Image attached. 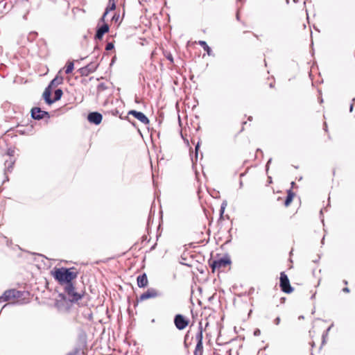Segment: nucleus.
Segmentation results:
<instances>
[{
    "label": "nucleus",
    "mask_w": 355,
    "mask_h": 355,
    "mask_svg": "<svg viewBox=\"0 0 355 355\" xmlns=\"http://www.w3.org/2000/svg\"><path fill=\"white\" fill-rule=\"evenodd\" d=\"M55 279L62 286H64L65 293L70 302H77L82 297V295L75 291L72 280L77 277V272H72L66 268H58L53 275Z\"/></svg>",
    "instance_id": "obj_1"
},
{
    "label": "nucleus",
    "mask_w": 355,
    "mask_h": 355,
    "mask_svg": "<svg viewBox=\"0 0 355 355\" xmlns=\"http://www.w3.org/2000/svg\"><path fill=\"white\" fill-rule=\"evenodd\" d=\"M231 263V260L227 256L209 261V265L211 268L212 272L216 271L218 272H224L226 269L230 268Z\"/></svg>",
    "instance_id": "obj_2"
},
{
    "label": "nucleus",
    "mask_w": 355,
    "mask_h": 355,
    "mask_svg": "<svg viewBox=\"0 0 355 355\" xmlns=\"http://www.w3.org/2000/svg\"><path fill=\"white\" fill-rule=\"evenodd\" d=\"M67 355H87V334L85 331H80L78 334V347L73 352H70Z\"/></svg>",
    "instance_id": "obj_3"
},
{
    "label": "nucleus",
    "mask_w": 355,
    "mask_h": 355,
    "mask_svg": "<svg viewBox=\"0 0 355 355\" xmlns=\"http://www.w3.org/2000/svg\"><path fill=\"white\" fill-rule=\"evenodd\" d=\"M52 94V89H49V88H45L44 92L42 94V97L45 101V103L48 105H51L55 101H59L62 94V90L61 89H57L54 92V97L51 98V96Z\"/></svg>",
    "instance_id": "obj_4"
},
{
    "label": "nucleus",
    "mask_w": 355,
    "mask_h": 355,
    "mask_svg": "<svg viewBox=\"0 0 355 355\" xmlns=\"http://www.w3.org/2000/svg\"><path fill=\"white\" fill-rule=\"evenodd\" d=\"M23 294L24 292L16 289L7 290L0 296V302L18 300L23 296Z\"/></svg>",
    "instance_id": "obj_5"
},
{
    "label": "nucleus",
    "mask_w": 355,
    "mask_h": 355,
    "mask_svg": "<svg viewBox=\"0 0 355 355\" xmlns=\"http://www.w3.org/2000/svg\"><path fill=\"white\" fill-rule=\"evenodd\" d=\"M202 339H203V329L202 327V322L199 323L198 332L196 335V340L197 341V344L194 350V355H202L203 354V345H202Z\"/></svg>",
    "instance_id": "obj_6"
},
{
    "label": "nucleus",
    "mask_w": 355,
    "mask_h": 355,
    "mask_svg": "<svg viewBox=\"0 0 355 355\" xmlns=\"http://www.w3.org/2000/svg\"><path fill=\"white\" fill-rule=\"evenodd\" d=\"M279 287L284 293L287 294L293 291V288L291 286L288 277L284 272L280 273Z\"/></svg>",
    "instance_id": "obj_7"
},
{
    "label": "nucleus",
    "mask_w": 355,
    "mask_h": 355,
    "mask_svg": "<svg viewBox=\"0 0 355 355\" xmlns=\"http://www.w3.org/2000/svg\"><path fill=\"white\" fill-rule=\"evenodd\" d=\"M174 324L179 330L184 329L189 324V320L181 314H177L174 318Z\"/></svg>",
    "instance_id": "obj_8"
},
{
    "label": "nucleus",
    "mask_w": 355,
    "mask_h": 355,
    "mask_svg": "<svg viewBox=\"0 0 355 355\" xmlns=\"http://www.w3.org/2000/svg\"><path fill=\"white\" fill-rule=\"evenodd\" d=\"M159 295V292L155 288H148L145 293H142L137 298V302H143L148 299L156 298Z\"/></svg>",
    "instance_id": "obj_9"
},
{
    "label": "nucleus",
    "mask_w": 355,
    "mask_h": 355,
    "mask_svg": "<svg viewBox=\"0 0 355 355\" xmlns=\"http://www.w3.org/2000/svg\"><path fill=\"white\" fill-rule=\"evenodd\" d=\"M31 116L35 120H41L44 118L48 119L50 118V114L48 112L43 111L40 107H35L31 109Z\"/></svg>",
    "instance_id": "obj_10"
},
{
    "label": "nucleus",
    "mask_w": 355,
    "mask_h": 355,
    "mask_svg": "<svg viewBox=\"0 0 355 355\" xmlns=\"http://www.w3.org/2000/svg\"><path fill=\"white\" fill-rule=\"evenodd\" d=\"M128 114L132 115L143 124L147 125L150 123V121L148 119V117L141 112L132 110L128 112Z\"/></svg>",
    "instance_id": "obj_11"
},
{
    "label": "nucleus",
    "mask_w": 355,
    "mask_h": 355,
    "mask_svg": "<svg viewBox=\"0 0 355 355\" xmlns=\"http://www.w3.org/2000/svg\"><path fill=\"white\" fill-rule=\"evenodd\" d=\"M15 163V159L13 157H10L9 159H7L5 161L4 173L6 175V178L3 180V182H5L6 181H8V177L7 175V173L12 172Z\"/></svg>",
    "instance_id": "obj_12"
},
{
    "label": "nucleus",
    "mask_w": 355,
    "mask_h": 355,
    "mask_svg": "<svg viewBox=\"0 0 355 355\" xmlns=\"http://www.w3.org/2000/svg\"><path fill=\"white\" fill-rule=\"evenodd\" d=\"M103 120V116L101 113L97 112H90V123L95 125H99Z\"/></svg>",
    "instance_id": "obj_13"
},
{
    "label": "nucleus",
    "mask_w": 355,
    "mask_h": 355,
    "mask_svg": "<svg viewBox=\"0 0 355 355\" xmlns=\"http://www.w3.org/2000/svg\"><path fill=\"white\" fill-rule=\"evenodd\" d=\"M109 31V26L107 24H103L100 26L96 31V38L101 40L103 35Z\"/></svg>",
    "instance_id": "obj_14"
},
{
    "label": "nucleus",
    "mask_w": 355,
    "mask_h": 355,
    "mask_svg": "<svg viewBox=\"0 0 355 355\" xmlns=\"http://www.w3.org/2000/svg\"><path fill=\"white\" fill-rule=\"evenodd\" d=\"M137 285L139 288H144L148 286V280L146 273H144L137 278Z\"/></svg>",
    "instance_id": "obj_15"
},
{
    "label": "nucleus",
    "mask_w": 355,
    "mask_h": 355,
    "mask_svg": "<svg viewBox=\"0 0 355 355\" xmlns=\"http://www.w3.org/2000/svg\"><path fill=\"white\" fill-rule=\"evenodd\" d=\"M63 82V78L62 76H56L49 84V85L46 88H49V89H53V88L56 87L59 85H61Z\"/></svg>",
    "instance_id": "obj_16"
},
{
    "label": "nucleus",
    "mask_w": 355,
    "mask_h": 355,
    "mask_svg": "<svg viewBox=\"0 0 355 355\" xmlns=\"http://www.w3.org/2000/svg\"><path fill=\"white\" fill-rule=\"evenodd\" d=\"M116 9V2H115V0H109L108 1V5L107 6V8H105V12L103 13L102 17H101V20L102 21H105V18L107 15V14L110 12V11H112V10H114Z\"/></svg>",
    "instance_id": "obj_17"
},
{
    "label": "nucleus",
    "mask_w": 355,
    "mask_h": 355,
    "mask_svg": "<svg viewBox=\"0 0 355 355\" xmlns=\"http://www.w3.org/2000/svg\"><path fill=\"white\" fill-rule=\"evenodd\" d=\"M295 194L294 192H293L291 189L288 191L287 192V196L286 198V200L284 201V206L288 207L291 202L293 201Z\"/></svg>",
    "instance_id": "obj_18"
},
{
    "label": "nucleus",
    "mask_w": 355,
    "mask_h": 355,
    "mask_svg": "<svg viewBox=\"0 0 355 355\" xmlns=\"http://www.w3.org/2000/svg\"><path fill=\"white\" fill-rule=\"evenodd\" d=\"M198 44L203 48V49L209 55H211V48L207 45L205 41H199Z\"/></svg>",
    "instance_id": "obj_19"
},
{
    "label": "nucleus",
    "mask_w": 355,
    "mask_h": 355,
    "mask_svg": "<svg viewBox=\"0 0 355 355\" xmlns=\"http://www.w3.org/2000/svg\"><path fill=\"white\" fill-rule=\"evenodd\" d=\"M89 65H86L84 67L80 68L78 71H79L81 76H88L89 75Z\"/></svg>",
    "instance_id": "obj_20"
},
{
    "label": "nucleus",
    "mask_w": 355,
    "mask_h": 355,
    "mask_svg": "<svg viewBox=\"0 0 355 355\" xmlns=\"http://www.w3.org/2000/svg\"><path fill=\"white\" fill-rule=\"evenodd\" d=\"M73 67H74L73 62H67V64L66 66L65 73L67 74L71 73V71L73 69Z\"/></svg>",
    "instance_id": "obj_21"
},
{
    "label": "nucleus",
    "mask_w": 355,
    "mask_h": 355,
    "mask_svg": "<svg viewBox=\"0 0 355 355\" xmlns=\"http://www.w3.org/2000/svg\"><path fill=\"white\" fill-rule=\"evenodd\" d=\"M37 35V33L36 32H31L29 33V35L28 36V40H33L36 37Z\"/></svg>",
    "instance_id": "obj_22"
},
{
    "label": "nucleus",
    "mask_w": 355,
    "mask_h": 355,
    "mask_svg": "<svg viewBox=\"0 0 355 355\" xmlns=\"http://www.w3.org/2000/svg\"><path fill=\"white\" fill-rule=\"evenodd\" d=\"M113 49H114V44L113 43L109 42V43L107 44L106 47H105V49L107 51H110V50H112Z\"/></svg>",
    "instance_id": "obj_23"
},
{
    "label": "nucleus",
    "mask_w": 355,
    "mask_h": 355,
    "mask_svg": "<svg viewBox=\"0 0 355 355\" xmlns=\"http://www.w3.org/2000/svg\"><path fill=\"white\" fill-rule=\"evenodd\" d=\"M14 154H15V150L12 148H8V150L7 151V155L8 156H10V157H12L14 156Z\"/></svg>",
    "instance_id": "obj_24"
},
{
    "label": "nucleus",
    "mask_w": 355,
    "mask_h": 355,
    "mask_svg": "<svg viewBox=\"0 0 355 355\" xmlns=\"http://www.w3.org/2000/svg\"><path fill=\"white\" fill-rule=\"evenodd\" d=\"M119 14H114V15L112 17V20L114 21L115 22H117L119 20Z\"/></svg>",
    "instance_id": "obj_25"
},
{
    "label": "nucleus",
    "mask_w": 355,
    "mask_h": 355,
    "mask_svg": "<svg viewBox=\"0 0 355 355\" xmlns=\"http://www.w3.org/2000/svg\"><path fill=\"white\" fill-rule=\"evenodd\" d=\"M243 33H244V35H245V34H248L251 37H257V36L256 35L252 34V33H250V32H244Z\"/></svg>",
    "instance_id": "obj_26"
},
{
    "label": "nucleus",
    "mask_w": 355,
    "mask_h": 355,
    "mask_svg": "<svg viewBox=\"0 0 355 355\" xmlns=\"http://www.w3.org/2000/svg\"><path fill=\"white\" fill-rule=\"evenodd\" d=\"M280 322V318L279 317H277L275 320V324H279Z\"/></svg>",
    "instance_id": "obj_27"
},
{
    "label": "nucleus",
    "mask_w": 355,
    "mask_h": 355,
    "mask_svg": "<svg viewBox=\"0 0 355 355\" xmlns=\"http://www.w3.org/2000/svg\"><path fill=\"white\" fill-rule=\"evenodd\" d=\"M15 303V302H10V303H8L6 304H5L3 307V309H4L5 307H6L7 306H10V305H12V304H14Z\"/></svg>",
    "instance_id": "obj_28"
},
{
    "label": "nucleus",
    "mask_w": 355,
    "mask_h": 355,
    "mask_svg": "<svg viewBox=\"0 0 355 355\" xmlns=\"http://www.w3.org/2000/svg\"><path fill=\"white\" fill-rule=\"evenodd\" d=\"M167 59L169 60L170 61L173 62V57L171 54H169L168 55L166 56Z\"/></svg>",
    "instance_id": "obj_29"
},
{
    "label": "nucleus",
    "mask_w": 355,
    "mask_h": 355,
    "mask_svg": "<svg viewBox=\"0 0 355 355\" xmlns=\"http://www.w3.org/2000/svg\"><path fill=\"white\" fill-rule=\"evenodd\" d=\"M343 292L345 293H349V289L347 288V287H345L343 289Z\"/></svg>",
    "instance_id": "obj_30"
},
{
    "label": "nucleus",
    "mask_w": 355,
    "mask_h": 355,
    "mask_svg": "<svg viewBox=\"0 0 355 355\" xmlns=\"http://www.w3.org/2000/svg\"><path fill=\"white\" fill-rule=\"evenodd\" d=\"M259 334H260V331H259V329L256 330V331H254V334L255 336H257V335H259Z\"/></svg>",
    "instance_id": "obj_31"
},
{
    "label": "nucleus",
    "mask_w": 355,
    "mask_h": 355,
    "mask_svg": "<svg viewBox=\"0 0 355 355\" xmlns=\"http://www.w3.org/2000/svg\"><path fill=\"white\" fill-rule=\"evenodd\" d=\"M56 305H57L58 309H60V302H56Z\"/></svg>",
    "instance_id": "obj_32"
},
{
    "label": "nucleus",
    "mask_w": 355,
    "mask_h": 355,
    "mask_svg": "<svg viewBox=\"0 0 355 355\" xmlns=\"http://www.w3.org/2000/svg\"><path fill=\"white\" fill-rule=\"evenodd\" d=\"M241 39H242L244 42H247V41H246V40H246V37H244V35L242 37V38H241Z\"/></svg>",
    "instance_id": "obj_33"
},
{
    "label": "nucleus",
    "mask_w": 355,
    "mask_h": 355,
    "mask_svg": "<svg viewBox=\"0 0 355 355\" xmlns=\"http://www.w3.org/2000/svg\"><path fill=\"white\" fill-rule=\"evenodd\" d=\"M208 325H209V322H207L206 323V324H205V329L208 327Z\"/></svg>",
    "instance_id": "obj_34"
},
{
    "label": "nucleus",
    "mask_w": 355,
    "mask_h": 355,
    "mask_svg": "<svg viewBox=\"0 0 355 355\" xmlns=\"http://www.w3.org/2000/svg\"><path fill=\"white\" fill-rule=\"evenodd\" d=\"M86 119L89 121V114H87Z\"/></svg>",
    "instance_id": "obj_35"
},
{
    "label": "nucleus",
    "mask_w": 355,
    "mask_h": 355,
    "mask_svg": "<svg viewBox=\"0 0 355 355\" xmlns=\"http://www.w3.org/2000/svg\"><path fill=\"white\" fill-rule=\"evenodd\" d=\"M60 296L62 297V299H64V295L62 294H60Z\"/></svg>",
    "instance_id": "obj_36"
},
{
    "label": "nucleus",
    "mask_w": 355,
    "mask_h": 355,
    "mask_svg": "<svg viewBox=\"0 0 355 355\" xmlns=\"http://www.w3.org/2000/svg\"><path fill=\"white\" fill-rule=\"evenodd\" d=\"M118 112H112V114H116Z\"/></svg>",
    "instance_id": "obj_37"
},
{
    "label": "nucleus",
    "mask_w": 355,
    "mask_h": 355,
    "mask_svg": "<svg viewBox=\"0 0 355 355\" xmlns=\"http://www.w3.org/2000/svg\"><path fill=\"white\" fill-rule=\"evenodd\" d=\"M118 112H112V114H116Z\"/></svg>",
    "instance_id": "obj_38"
},
{
    "label": "nucleus",
    "mask_w": 355,
    "mask_h": 355,
    "mask_svg": "<svg viewBox=\"0 0 355 355\" xmlns=\"http://www.w3.org/2000/svg\"><path fill=\"white\" fill-rule=\"evenodd\" d=\"M345 284H347V282L346 280H344Z\"/></svg>",
    "instance_id": "obj_39"
},
{
    "label": "nucleus",
    "mask_w": 355,
    "mask_h": 355,
    "mask_svg": "<svg viewBox=\"0 0 355 355\" xmlns=\"http://www.w3.org/2000/svg\"><path fill=\"white\" fill-rule=\"evenodd\" d=\"M315 333V331H309V333L311 334V333Z\"/></svg>",
    "instance_id": "obj_40"
},
{
    "label": "nucleus",
    "mask_w": 355,
    "mask_h": 355,
    "mask_svg": "<svg viewBox=\"0 0 355 355\" xmlns=\"http://www.w3.org/2000/svg\"><path fill=\"white\" fill-rule=\"evenodd\" d=\"M315 345L314 340L312 341V345L313 346Z\"/></svg>",
    "instance_id": "obj_41"
},
{
    "label": "nucleus",
    "mask_w": 355,
    "mask_h": 355,
    "mask_svg": "<svg viewBox=\"0 0 355 355\" xmlns=\"http://www.w3.org/2000/svg\"><path fill=\"white\" fill-rule=\"evenodd\" d=\"M96 343H94L92 347H95V346H96Z\"/></svg>",
    "instance_id": "obj_42"
},
{
    "label": "nucleus",
    "mask_w": 355,
    "mask_h": 355,
    "mask_svg": "<svg viewBox=\"0 0 355 355\" xmlns=\"http://www.w3.org/2000/svg\"><path fill=\"white\" fill-rule=\"evenodd\" d=\"M198 145L196 146V150H198Z\"/></svg>",
    "instance_id": "obj_43"
},
{
    "label": "nucleus",
    "mask_w": 355,
    "mask_h": 355,
    "mask_svg": "<svg viewBox=\"0 0 355 355\" xmlns=\"http://www.w3.org/2000/svg\"><path fill=\"white\" fill-rule=\"evenodd\" d=\"M100 354H101V355H103V353H100ZM98 355H100V354H98Z\"/></svg>",
    "instance_id": "obj_44"
}]
</instances>
